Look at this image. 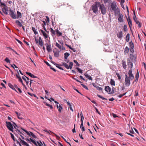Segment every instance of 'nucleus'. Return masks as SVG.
<instances>
[{
    "label": "nucleus",
    "mask_w": 146,
    "mask_h": 146,
    "mask_svg": "<svg viewBox=\"0 0 146 146\" xmlns=\"http://www.w3.org/2000/svg\"><path fill=\"white\" fill-rule=\"evenodd\" d=\"M5 61H6L7 63H10V60L9 58L7 57L5 59Z\"/></svg>",
    "instance_id": "obj_46"
},
{
    "label": "nucleus",
    "mask_w": 146,
    "mask_h": 146,
    "mask_svg": "<svg viewBox=\"0 0 146 146\" xmlns=\"http://www.w3.org/2000/svg\"><path fill=\"white\" fill-rule=\"evenodd\" d=\"M44 103L45 104V105L46 106L49 107L50 108V109H53V108L52 106L50 105V104H47L46 102H44Z\"/></svg>",
    "instance_id": "obj_33"
},
{
    "label": "nucleus",
    "mask_w": 146,
    "mask_h": 146,
    "mask_svg": "<svg viewBox=\"0 0 146 146\" xmlns=\"http://www.w3.org/2000/svg\"><path fill=\"white\" fill-rule=\"evenodd\" d=\"M123 16L122 15L119 13V22H123Z\"/></svg>",
    "instance_id": "obj_19"
},
{
    "label": "nucleus",
    "mask_w": 146,
    "mask_h": 146,
    "mask_svg": "<svg viewBox=\"0 0 146 146\" xmlns=\"http://www.w3.org/2000/svg\"><path fill=\"white\" fill-rule=\"evenodd\" d=\"M8 86L9 87L13 90H15L14 85H12L11 83H8Z\"/></svg>",
    "instance_id": "obj_37"
},
{
    "label": "nucleus",
    "mask_w": 146,
    "mask_h": 146,
    "mask_svg": "<svg viewBox=\"0 0 146 146\" xmlns=\"http://www.w3.org/2000/svg\"><path fill=\"white\" fill-rule=\"evenodd\" d=\"M129 49L128 47L127 46H126L125 49V50L124 51V53L125 54L128 53L129 52Z\"/></svg>",
    "instance_id": "obj_36"
},
{
    "label": "nucleus",
    "mask_w": 146,
    "mask_h": 146,
    "mask_svg": "<svg viewBox=\"0 0 146 146\" xmlns=\"http://www.w3.org/2000/svg\"><path fill=\"white\" fill-rule=\"evenodd\" d=\"M125 85L127 86H129L130 84V79L128 78L127 74H126L125 75Z\"/></svg>",
    "instance_id": "obj_8"
},
{
    "label": "nucleus",
    "mask_w": 146,
    "mask_h": 146,
    "mask_svg": "<svg viewBox=\"0 0 146 146\" xmlns=\"http://www.w3.org/2000/svg\"><path fill=\"white\" fill-rule=\"evenodd\" d=\"M19 139L20 141L22 143V144L23 145H26V146H30L25 141L21 139L20 138H19Z\"/></svg>",
    "instance_id": "obj_20"
},
{
    "label": "nucleus",
    "mask_w": 146,
    "mask_h": 146,
    "mask_svg": "<svg viewBox=\"0 0 146 146\" xmlns=\"http://www.w3.org/2000/svg\"><path fill=\"white\" fill-rule=\"evenodd\" d=\"M128 24L129 26V27L130 29H131V26L132 25V21L131 20H129L127 21Z\"/></svg>",
    "instance_id": "obj_42"
},
{
    "label": "nucleus",
    "mask_w": 146,
    "mask_h": 146,
    "mask_svg": "<svg viewBox=\"0 0 146 146\" xmlns=\"http://www.w3.org/2000/svg\"><path fill=\"white\" fill-rule=\"evenodd\" d=\"M139 77V72L138 70H137V72L135 76V81L133 82H137L138 81V78Z\"/></svg>",
    "instance_id": "obj_17"
},
{
    "label": "nucleus",
    "mask_w": 146,
    "mask_h": 146,
    "mask_svg": "<svg viewBox=\"0 0 146 146\" xmlns=\"http://www.w3.org/2000/svg\"><path fill=\"white\" fill-rule=\"evenodd\" d=\"M129 36H130V35L129 33H128L126 36V40L127 42H128L129 40Z\"/></svg>",
    "instance_id": "obj_35"
},
{
    "label": "nucleus",
    "mask_w": 146,
    "mask_h": 146,
    "mask_svg": "<svg viewBox=\"0 0 146 146\" xmlns=\"http://www.w3.org/2000/svg\"><path fill=\"white\" fill-rule=\"evenodd\" d=\"M9 11L10 12L9 15H10L11 17L13 19H16V16L13 10L10 9Z\"/></svg>",
    "instance_id": "obj_11"
},
{
    "label": "nucleus",
    "mask_w": 146,
    "mask_h": 146,
    "mask_svg": "<svg viewBox=\"0 0 146 146\" xmlns=\"http://www.w3.org/2000/svg\"><path fill=\"white\" fill-rule=\"evenodd\" d=\"M26 73L32 78H35L36 77V76H35L33 74H32L31 73L27 72H26Z\"/></svg>",
    "instance_id": "obj_28"
},
{
    "label": "nucleus",
    "mask_w": 146,
    "mask_h": 146,
    "mask_svg": "<svg viewBox=\"0 0 146 146\" xmlns=\"http://www.w3.org/2000/svg\"><path fill=\"white\" fill-rule=\"evenodd\" d=\"M97 89L100 91H102V88L98 86L97 88Z\"/></svg>",
    "instance_id": "obj_48"
},
{
    "label": "nucleus",
    "mask_w": 146,
    "mask_h": 146,
    "mask_svg": "<svg viewBox=\"0 0 146 146\" xmlns=\"http://www.w3.org/2000/svg\"><path fill=\"white\" fill-rule=\"evenodd\" d=\"M110 84L112 86H114L115 85V82L112 79H111Z\"/></svg>",
    "instance_id": "obj_40"
},
{
    "label": "nucleus",
    "mask_w": 146,
    "mask_h": 146,
    "mask_svg": "<svg viewBox=\"0 0 146 146\" xmlns=\"http://www.w3.org/2000/svg\"><path fill=\"white\" fill-rule=\"evenodd\" d=\"M128 75L129 78L131 80H132L134 78V76L133 74H132V70L131 69L128 72Z\"/></svg>",
    "instance_id": "obj_12"
},
{
    "label": "nucleus",
    "mask_w": 146,
    "mask_h": 146,
    "mask_svg": "<svg viewBox=\"0 0 146 146\" xmlns=\"http://www.w3.org/2000/svg\"><path fill=\"white\" fill-rule=\"evenodd\" d=\"M31 136L33 138H36V137L32 132H31Z\"/></svg>",
    "instance_id": "obj_51"
},
{
    "label": "nucleus",
    "mask_w": 146,
    "mask_h": 146,
    "mask_svg": "<svg viewBox=\"0 0 146 146\" xmlns=\"http://www.w3.org/2000/svg\"><path fill=\"white\" fill-rule=\"evenodd\" d=\"M129 46L130 51L132 53L134 52L133 49L134 45L133 43L131 41L129 42Z\"/></svg>",
    "instance_id": "obj_10"
},
{
    "label": "nucleus",
    "mask_w": 146,
    "mask_h": 146,
    "mask_svg": "<svg viewBox=\"0 0 146 146\" xmlns=\"http://www.w3.org/2000/svg\"><path fill=\"white\" fill-rule=\"evenodd\" d=\"M7 124V128L10 131L13 132V129L12 125L10 122H6Z\"/></svg>",
    "instance_id": "obj_7"
},
{
    "label": "nucleus",
    "mask_w": 146,
    "mask_h": 146,
    "mask_svg": "<svg viewBox=\"0 0 146 146\" xmlns=\"http://www.w3.org/2000/svg\"><path fill=\"white\" fill-rule=\"evenodd\" d=\"M122 65L123 68L124 69L126 68L127 66L125 61L124 60H122Z\"/></svg>",
    "instance_id": "obj_27"
},
{
    "label": "nucleus",
    "mask_w": 146,
    "mask_h": 146,
    "mask_svg": "<svg viewBox=\"0 0 146 146\" xmlns=\"http://www.w3.org/2000/svg\"><path fill=\"white\" fill-rule=\"evenodd\" d=\"M73 65V63L72 62H69V66L66 63L64 62L62 64V66H64L67 69H71L72 68Z\"/></svg>",
    "instance_id": "obj_5"
},
{
    "label": "nucleus",
    "mask_w": 146,
    "mask_h": 146,
    "mask_svg": "<svg viewBox=\"0 0 146 146\" xmlns=\"http://www.w3.org/2000/svg\"><path fill=\"white\" fill-rule=\"evenodd\" d=\"M44 62L49 66H51V65L47 61H44Z\"/></svg>",
    "instance_id": "obj_52"
},
{
    "label": "nucleus",
    "mask_w": 146,
    "mask_h": 146,
    "mask_svg": "<svg viewBox=\"0 0 146 146\" xmlns=\"http://www.w3.org/2000/svg\"><path fill=\"white\" fill-rule=\"evenodd\" d=\"M57 108L58 109V111L61 112L62 110V108L60 104H57L56 105Z\"/></svg>",
    "instance_id": "obj_18"
},
{
    "label": "nucleus",
    "mask_w": 146,
    "mask_h": 146,
    "mask_svg": "<svg viewBox=\"0 0 146 146\" xmlns=\"http://www.w3.org/2000/svg\"><path fill=\"white\" fill-rule=\"evenodd\" d=\"M127 65L129 68H131L133 67V63L129 59V58L127 59Z\"/></svg>",
    "instance_id": "obj_15"
},
{
    "label": "nucleus",
    "mask_w": 146,
    "mask_h": 146,
    "mask_svg": "<svg viewBox=\"0 0 146 146\" xmlns=\"http://www.w3.org/2000/svg\"><path fill=\"white\" fill-rule=\"evenodd\" d=\"M123 30L125 32H126L127 30V27L126 25H125L123 26Z\"/></svg>",
    "instance_id": "obj_43"
},
{
    "label": "nucleus",
    "mask_w": 146,
    "mask_h": 146,
    "mask_svg": "<svg viewBox=\"0 0 146 146\" xmlns=\"http://www.w3.org/2000/svg\"><path fill=\"white\" fill-rule=\"evenodd\" d=\"M50 31L52 34H53L54 35H55V31L52 29V28H50Z\"/></svg>",
    "instance_id": "obj_38"
},
{
    "label": "nucleus",
    "mask_w": 146,
    "mask_h": 146,
    "mask_svg": "<svg viewBox=\"0 0 146 146\" xmlns=\"http://www.w3.org/2000/svg\"><path fill=\"white\" fill-rule=\"evenodd\" d=\"M133 12L134 15L133 17V19L137 24H138V26L139 28H140L141 27V23L139 22V21L137 20V18L135 15V12L134 10L133 11Z\"/></svg>",
    "instance_id": "obj_4"
},
{
    "label": "nucleus",
    "mask_w": 146,
    "mask_h": 146,
    "mask_svg": "<svg viewBox=\"0 0 146 146\" xmlns=\"http://www.w3.org/2000/svg\"><path fill=\"white\" fill-rule=\"evenodd\" d=\"M129 58L133 62H136V56H134L133 54H130L129 55Z\"/></svg>",
    "instance_id": "obj_13"
},
{
    "label": "nucleus",
    "mask_w": 146,
    "mask_h": 146,
    "mask_svg": "<svg viewBox=\"0 0 146 146\" xmlns=\"http://www.w3.org/2000/svg\"><path fill=\"white\" fill-rule=\"evenodd\" d=\"M55 65L58 68H60V66H62V65H59L58 64H55Z\"/></svg>",
    "instance_id": "obj_63"
},
{
    "label": "nucleus",
    "mask_w": 146,
    "mask_h": 146,
    "mask_svg": "<svg viewBox=\"0 0 146 146\" xmlns=\"http://www.w3.org/2000/svg\"><path fill=\"white\" fill-rule=\"evenodd\" d=\"M46 22L47 23H49V17L47 16H46Z\"/></svg>",
    "instance_id": "obj_50"
},
{
    "label": "nucleus",
    "mask_w": 146,
    "mask_h": 146,
    "mask_svg": "<svg viewBox=\"0 0 146 146\" xmlns=\"http://www.w3.org/2000/svg\"><path fill=\"white\" fill-rule=\"evenodd\" d=\"M17 89L18 90L20 94H21L22 93V91L20 88H18Z\"/></svg>",
    "instance_id": "obj_62"
},
{
    "label": "nucleus",
    "mask_w": 146,
    "mask_h": 146,
    "mask_svg": "<svg viewBox=\"0 0 146 146\" xmlns=\"http://www.w3.org/2000/svg\"><path fill=\"white\" fill-rule=\"evenodd\" d=\"M43 130L44 131L47 132V133H48V134H50V133H52L53 134H54L56 136H57V135L56 134H55L54 133H53V132L51 131H50V130H48L47 129H44V130Z\"/></svg>",
    "instance_id": "obj_29"
},
{
    "label": "nucleus",
    "mask_w": 146,
    "mask_h": 146,
    "mask_svg": "<svg viewBox=\"0 0 146 146\" xmlns=\"http://www.w3.org/2000/svg\"><path fill=\"white\" fill-rule=\"evenodd\" d=\"M76 69L78 70V72L82 74V70L80 69L79 68L77 67L76 68Z\"/></svg>",
    "instance_id": "obj_44"
},
{
    "label": "nucleus",
    "mask_w": 146,
    "mask_h": 146,
    "mask_svg": "<svg viewBox=\"0 0 146 146\" xmlns=\"http://www.w3.org/2000/svg\"><path fill=\"white\" fill-rule=\"evenodd\" d=\"M17 16H16V19H19V18H21L22 15L21 13L19 11L17 12Z\"/></svg>",
    "instance_id": "obj_23"
},
{
    "label": "nucleus",
    "mask_w": 146,
    "mask_h": 146,
    "mask_svg": "<svg viewBox=\"0 0 146 146\" xmlns=\"http://www.w3.org/2000/svg\"><path fill=\"white\" fill-rule=\"evenodd\" d=\"M10 135H11V138L13 139V141H15V137H14V136L13 135V134L12 133H11Z\"/></svg>",
    "instance_id": "obj_49"
},
{
    "label": "nucleus",
    "mask_w": 146,
    "mask_h": 146,
    "mask_svg": "<svg viewBox=\"0 0 146 146\" xmlns=\"http://www.w3.org/2000/svg\"><path fill=\"white\" fill-rule=\"evenodd\" d=\"M22 129L23 130V131H25L27 133V134L28 135H29L30 136H31V134L32 132H31V131L29 132L24 129H23V128H22Z\"/></svg>",
    "instance_id": "obj_30"
},
{
    "label": "nucleus",
    "mask_w": 146,
    "mask_h": 146,
    "mask_svg": "<svg viewBox=\"0 0 146 146\" xmlns=\"http://www.w3.org/2000/svg\"><path fill=\"white\" fill-rule=\"evenodd\" d=\"M17 78L18 79L19 81L21 82L22 84V83H23L21 77L17 74H16Z\"/></svg>",
    "instance_id": "obj_31"
},
{
    "label": "nucleus",
    "mask_w": 146,
    "mask_h": 146,
    "mask_svg": "<svg viewBox=\"0 0 146 146\" xmlns=\"http://www.w3.org/2000/svg\"><path fill=\"white\" fill-rule=\"evenodd\" d=\"M98 5H96V3L95 4L93 5L92 6V9L94 13H96L98 12Z\"/></svg>",
    "instance_id": "obj_9"
},
{
    "label": "nucleus",
    "mask_w": 146,
    "mask_h": 146,
    "mask_svg": "<svg viewBox=\"0 0 146 146\" xmlns=\"http://www.w3.org/2000/svg\"><path fill=\"white\" fill-rule=\"evenodd\" d=\"M70 56V54L68 52H66L64 54V58L66 60L67 58Z\"/></svg>",
    "instance_id": "obj_26"
},
{
    "label": "nucleus",
    "mask_w": 146,
    "mask_h": 146,
    "mask_svg": "<svg viewBox=\"0 0 146 146\" xmlns=\"http://www.w3.org/2000/svg\"><path fill=\"white\" fill-rule=\"evenodd\" d=\"M56 50H53V52L54 53V56L56 57H58L59 56L60 51L58 49H56Z\"/></svg>",
    "instance_id": "obj_14"
},
{
    "label": "nucleus",
    "mask_w": 146,
    "mask_h": 146,
    "mask_svg": "<svg viewBox=\"0 0 146 146\" xmlns=\"http://www.w3.org/2000/svg\"><path fill=\"white\" fill-rule=\"evenodd\" d=\"M40 31L41 33H42L43 36L45 38H47L48 36L46 34V33L44 31L42 30L41 29Z\"/></svg>",
    "instance_id": "obj_22"
},
{
    "label": "nucleus",
    "mask_w": 146,
    "mask_h": 146,
    "mask_svg": "<svg viewBox=\"0 0 146 146\" xmlns=\"http://www.w3.org/2000/svg\"><path fill=\"white\" fill-rule=\"evenodd\" d=\"M68 48H69L70 49L72 50L74 52H75V50L74 48H72V47L69 45Z\"/></svg>",
    "instance_id": "obj_59"
},
{
    "label": "nucleus",
    "mask_w": 146,
    "mask_h": 146,
    "mask_svg": "<svg viewBox=\"0 0 146 146\" xmlns=\"http://www.w3.org/2000/svg\"><path fill=\"white\" fill-rule=\"evenodd\" d=\"M55 45L56 46L58 47L59 49H61L62 46L60 45L58 43L56 42L55 44Z\"/></svg>",
    "instance_id": "obj_39"
},
{
    "label": "nucleus",
    "mask_w": 146,
    "mask_h": 146,
    "mask_svg": "<svg viewBox=\"0 0 146 146\" xmlns=\"http://www.w3.org/2000/svg\"><path fill=\"white\" fill-rule=\"evenodd\" d=\"M74 62L76 64V65L78 66H79V64L78 63V62L76 60H74Z\"/></svg>",
    "instance_id": "obj_54"
},
{
    "label": "nucleus",
    "mask_w": 146,
    "mask_h": 146,
    "mask_svg": "<svg viewBox=\"0 0 146 146\" xmlns=\"http://www.w3.org/2000/svg\"><path fill=\"white\" fill-rule=\"evenodd\" d=\"M0 6L2 9V11L6 15L8 14L7 12L8 11V8L4 3L0 2Z\"/></svg>",
    "instance_id": "obj_3"
},
{
    "label": "nucleus",
    "mask_w": 146,
    "mask_h": 146,
    "mask_svg": "<svg viewBox=\"0 0 146 146\" xmlns=\"http://www.w3.org/2000/svg\"><path fill=\"white\" fill-rule=\"evenodd\" d=\"M83 120H82V122H81V125H80V128H82V127L83 126Z\"/></svg>",
    "instance_id": "obj_60"
},
{
    "label": "nucleus",
    "mask_w": 146,
    "mask_h": 146,
    "mask_svg": "<svg viewBox=\"0 0 146 146\" xmlns=\"http://www.w3.org/2000/svg\"><path fill=\"white\" fill-rule=\"evenodd\" d=\"M112 115L113 117L114 118H115L116 117H118V116L117 115L115 114L114 113H112Z\"/></svg>",
    "instance_id": "obj_57"
},
{
    "label": "nucleus",
    "mask_w": 146,
    "mask_h": 146,
    "mask_svg": "<svg viewBox=\"0 0 146 146\" xmlns=\"http://www.w3.org/2000/svg\"><path fill=\"white\" fill-rule=\"evenodd\" d=\"M105 90L108 94H111L114 93L113 90H111L110 87L108 86H105Z\"/></svg>",
    "instance_id": "obj_6"
},
{
    "label": "nucleus",
    "mask_w": 146,
    "mask_h": 146,
    "mask_svg": "<svg viewBox=\"0 0 146 146\" xmlns=\"http://www.w3.org/2000/svg\"><path fill=\"white\" fill-rule=\"evenodd\" d=\"M32 29L33 31L34 34L35 35H36L38 34V32L36 31V30L35 27H32Z\"/></svg>",
    "instance_id": "obj_41"
},
{
    "label": "nucleus",
    "mask_w": 146,
    "mask_h": 146,
    "mask_svg": "<svg viewBox=\"0 0 146 146\" xmlns=\"http://www.w3.org/2000/svg\"><path fill=\"white\" fill-rule=\"evenodd\" d=\"M46 49L49 52H50L52 50V48L51 47L50 44L48 43H46Z\"/></svg>",
    "instance_id": "obj_16"
},
{
    "label": "nucleus",
    "mask_w": 146,
    "mask_h": 146,
    "mask_svg": "<svg viewBox=\"0 0 146 146\" xmlns=\"http://www.w3.org/2000/svg\"><path fill=\"white\" fill-rule=\"evenodd\" d=\"M122 36V32H119V38H121Z\"/></svg>",
    "instance_id": "obj_61"
},
{
    "label": "nucleus",
    "mask_w": 146,
    "mask_h": 146,
    "mask_svg": "<svg viewBox=\"0 0 146 146\" xmlns=\"http://www.w3.org/2000/svg\"><path fill=\"white\" fill-rule=\"evenodd\" d=\"M22 78L26 82L27 85H28L29 81H28L27 80L26 78L24 76H23L22 77Z\"/></svg>",
    "instance_id": "obj_32"
},
{
    "label": "nucleus",
    "mask_w": 146,
    "mask_h": 146,
    "mask_svg": "<svg viewBox=\"0 0 146 146\" xmlns=\"http://www.w3.org/2000/svg\"><path fill=\"white\" fill-rule=\"evenodd\" d=\"M96 3L98 5V7H100V9L101 10L102 13L103 15H105L106 13V8L104 5L103 4H101L100 3L98 2H96Z\"/></svg>",
    "instance_id": "obj_1"
},
{
    "label": "nucleus",
    "mask_w": 146,
    "mask_h": 146,
    "mask_svg": "<svg viewBox=\"0 0 146 146\" xmlns=\"http://www.w3.org/2000/svg\"><path fill=\"white\" fill-rule=\"evenodd\" d=\"M92 84L93 85V86L95 88H97L98 86H97L96 84L94 83H92Z\"/></svg>",
    "instance_id": "obj_64"
},
{
    "label": "nucleus",
    "mask_w": 146,
    "mask_h": 146,
    "mask_svg": "<svg viewBox=\"0 0 146 146\" xmlns=\"http://www.w3.org/2000/svg\"><path fill=\"white\" fill-rule=\"evenodd\" d=\"M21 115V114L19 113V114L18 115H17V116L18 118L19 119H23V118L22 117H20Z\"/></svg>",
    "instance_id": "obj_53"
},
{
    "label": "nucleus",
    "mask_w": 146,
    "mask_h": 146,
    "mask_svg": "<svg viewBox=\"0 0 146 146\" xmlns=\"http://www.w3.org/2000/svg\"><path fill=\"white\" fill-rule=\"evenodd\" d=\"M110 6L112 9L115 11V15L116 16L118 15H119V12L117 10H116L117 6L115 2H113L111 3L110 4Z\"/></svg>",
    "instance_id": "obj_2"
},
{
    "label": "nucleus",
    "mask_w": 146,
    "mask_h": 146,
    "mask_svg": "<svg viewBox=\"0 0 146 146\" xmlns=\"http://www.w3.org/2000/svg\"><path fill=\"white\" fill-rule=\"evenodd\" d=\"M39 45L41 47H42L43 45V42L41 37H39V42H38Z\"/></svg>",
    "instance_id": "obj_21"
},
{
    "label": "nucleus",
    "mask_w": 146,
    "mask_h": 146,
    "mask_svg": "<svg viewBox=\"0 0 146 146\" xmlns=\"http://www.w3.org/2000/svg\"><path fill=\"white\" fill-rule=\"evenodd\" d=\"M72 104H71V105H70L69 106V108H70V109L72 111H73V110L72 108Z\"/></svg>",
    "instance_id": "obj_56"
},
{
    "label": "nucleus",
    "mask_w": 146,
    "mask_h": 146,
    "mask_svg": "<svg viewBox=\"0 0 146 146\" xmlns=\"http://www.w3.org/2000/svg\"><path fill=\"white\" fill-rule=\"evenodd\" d=\"M81 85L82 86V87L84 88L85 89H86L87 90H88L87 87L86 86V85H85L83 84H81Z\"/></svg>",
    "instance_id": "obj_47"
},
{
    "label": "nucleus",
    "mask_w": 146,
    "mask_h": 146,
    "mask_svg": "<svg viewBox=\"0 0 146 146\" xmlns=\"http://www.w3.org/2000/svg\"><path fill=\"white\" fill-rule=\"evenodd\" d=\"M56 34L58 36H60L62 35V33L61 32H60L58 30L56 29Z\"/></svg>",
    "instance_id": "obj_34"
},
{
    "label": "nucleus",
    "mask_w": 146,
    "mask_h": 146,
    "mask_svg": "<svg viewBox=\"0 0 146 146\" xmlns=\"http://www.w3.org/2000/svg\"><path fill=\"white\" fill-rule=\"evenodd\" d=\"M15 23L17 24V25L19 26L20 27H21L22 26V24L18 20H16L15 21Z\"/></svg>",
    "instance_id": "obj_25"
},
{
    "label": "nucleus",
    "mask_w": 146,
    "mask_h": 146,
    "mask_svg": "<svg viewBox=\"0 0 146 146\" xmlns=\"http://www.w3.org/2000/svg\"><path fill=\"white\" fill-rule=\"evenodd\" d=\"M84 75L86 77V78H88L89 80H92V78L90 76L88 75V74L86 73H85L84 74Z\"/></svg>",
    "instance_id": "obj_24"
},
{
    "label": "nucleus",
    "mask_w": 146,
    "mask_h": 146,
    "mask_svg": "<svg viewBox=\"0 0 146 146\" xmlns=\"http://www.w3.org/2000/svg\"><path fill=\"white\" fill-rule=\"evenodd\" d=\"M35 40L37 44L39 42V38L38 39V38H35Z\"/></svg>",
    "instance_id": "obj_58"
},
{
    "label": "nucleus",
    "mask_w": 146,
    "mask_h": 146,
    "mask_svg": "<svg viewBox=\"0 0 146 146\" xmlns=\"http://www.w3.org/2000/svg\"><path fill=\"white\" fill-rule=\"evenodd\" d=\"M77 92H78V93L82 95V94H81V93L77 89L75 88V87H74L73 88Z\"/></svg>",
    "instance_id": "obj_55"
},
{
    "label": "nucleus",
    "mask_w": 146,
    "mask_h": 146,
    "mask_svg": "<svg viewBox=\"0 0 146 146\" xmlns=\"http://www.w3.org/2000/svg\"><path fill=\"white\" fill-rule=\"evenodd\" d=\"M97 96L99 98H101L103 100H107L106 99V98H105L102 97V96H101V95H100L98 94L97 95Z\"/></svg>",
    "instance_id": "obj_45"
}]
</instances>
